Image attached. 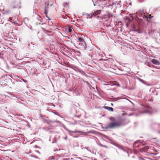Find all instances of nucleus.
I'll return each instance as SVG.
<instances>
[{
	"label": "nucleus",
	"mask_w": 160,
	"mask_h": 160,
	"mask_svg": "<svg viewBox=\"0 0 160 160\" xmlns=\"http://www.w3.org/2000/svg\"><path fill=\"white\" fill-rule=\"evenodd\" d=\"M139 159L140 160H145V159H144L142 157H140V158H139Z\"/></svg>",
	"instance_id": "obj_12"
},
{
	"label": "nucleus",
	"mask_w": 160,
	"mask_h": 160,
	"mask_svg": "<svg viewBox=\"0 0 160 160\" xmlns=\"http://www.w3.org/2000/svg\"><path fill=\"white\" fill-rule=\"evenodd\" d=\"M109 119L112 122L107 125L106 127L107 129H113L120 127L122 125L121 122L116 121L114 118L111 117L109 118Z\"/></svg>",
	"instance_id": "obj_1"
},
{
	"label": "nucleus",
	"mask_w": 160,
	"mask_h": 160,
	"mask_svg": "<svg viewBox=\"0 0 160 160\" xmlns=\"http://www.w3.org/2000/svg\"><path fill=\"white\" fill-rule=\"evenodd\" d=\"M64 139L65 140L67 139V136H66L64 138Z\"/></svg>",
	"instance_id": "obj_14"
},
{
	"label": "nucleus",
	"mask_w": 160,
	"mask_h": 160,
	"mask_svg": "<svg viewBox=\"0 0 160 160\" xmlns=\"http://www.w3.org/2000/svg\"><path fill=\"white\" fill-rule=\"evenodd\" d=\"M78 39L79 40V41L81 42H82L84 41L83 39L81 37L79 38H78Z\"/></svg>",
	"instance_id": "obj_8"
},
{
	"label": "nucleus",
	"mask_w": 160,
	"mask_h": 160,
	"mask_svg": "<svg viewBox=\"0 0 160 160\" xmlns=\"http://www.w3.org/2000/svg\"><path fill=\"white\" fill-rule=\"evenodd\" d=\"M147 149H148L149 148L148 147V146H147L145 147Z\"/></svg>",
	"instance_id": "obj_16"
},
{
	"label": "nucleus",
	"mask_w": 160,
	"mask_h": 160,
	"mask_svg": "<svg viewBox=\"0 0 160 160\" xmlns=\"http://www.w3.org/2000/svg\"><path fill=\"white\" fill-rule=\"evenodd\" d=\"M82 44L84 46V50H85L87 48V45L86 43L84 41L83 42H82Z\"/></svg>",
	"instance_id": "obj_6"
},
{
	"label": "nucleus",
	"mask_w": 160,
	"mask_h": 160,
	"mask_svg": "<svg viewBox=\"0 0 160 160\" xmlns=\"http://www.w3.org/2000/svg\"><path fill=\"white\" fill-rule=\"evenodd\" d=\"M104 108L112 112L113 111V109L112 107H110L108 106H105Z\"/></svg>",
	"instance_id": "obj_5"
},
{
	"label": "nucleus",
	"mask_w": 160,
	"mask_h": 160,
	"mask_svg": "<svg viewBox=\"0 0 160 160\" xmlns=\"http://www.w3.org/2000/svg\"><path fill=\"white\" fill-rule=\"evenodd\" d=\"M146 17L147 19L149 18L151 19V18L153 17V16H152L151 14H149Z\"/></svg>",
	"instance_id": "obj_9"
},
{
	"label": "nucleus",
	"mask_w": 160,
	"mask_h": 160,
	"mask_svg": "<svg viewBox=\"0 0 160 160\" xmlns=\"http://www.w3.org/2000/svg\"><path fill=\"white\" fill-rule=\"evenodd\" d=\"M87 16L88 17V18H92V16H93L92 13H91L90 14H88L87 15Z\"/></svg>",
	"instance_id": "obj_7"
},
{
	"label": "nucleus",
	"mask_w": 160,
	"mask_h": 160,
	"mask_svg": "<svg viewBox=\"0 0 160 160\" xmlns=\"http://www.w3.org/2000/svg\"><path fill=\"white\" fill-rule=\"evenodd\" d=\"M100 0V1L101 2H102V1H106V0Z\"/></svg>",
	"instance_id": "obj_17"
},
{
	"label": "nucleus",
	"mask_w": 160,
	"mask_h": 160,
	"mask_svg": "<svg viewBox=\"0 0 160 160\" xmlns=\"http://www.w3.org/2000/svg\"><path fill=\"white\" fill-rule=\"evenodd\" d=\"M151 62L152 63H153L154 64L159 65L160 64L158 61L155 59H153L152 60Z\"/></svg>",
	"instance_id": "obj_4"
},
{
	"label": "nucleus",
	"mask_w": 160,
	"mask_h": 160,
	"mask_svg": "<svg viewBox=\"0 0 160 160\" xmlns=\"http://www.w3.org/2000/svg\"><path fill=\"white\" fill-rule=\"evenodd\" d=\"M148 112V111H145L144 112H143V113L147 112Z\"/></svg>",
	"instance_id": "obj_19"
},
{
	"label": "nucleus",
	"mask_w": 160,
	"mask_h": 160,
	"mask_svg": "<svg viewBox=\"0 0 160 160\" xmlns=\"http://www.w3.org/2000/svg\"><path fill=\"white\" fill-rule=\"evenodd\" d=\"M86 82V83H87L88 85V86H89V87H90V86H91V85H90L89 83L88 82Z\"/></svg>",
	"instance_id": "obj_13"
},
{
	"label": "nucleus",
	"mask_w": 160,
	"mask_h": 160,
	"mask_svg": "<svg viewBox=\"0 0 160 160\" xmlns=\"http://www.w3.org/2000/svg\"><path fill=\"white\" fill-rule=\"evenodd\" d=\"M52 6L51 7L50 6V5H49V6H48V7H49V8H48V10H51V9Z\"/></svg>",
	"instance_id": "obj_11"
},
{
	"label": "nucleus",
	"mask_w": 160,
	"mask_h": 160,
	"mask_svg": "<svg viewBox=\"0 0 160 160\" xmlns=\"http://www.w3.org/2000/svg\"><path fill=\"white\" fill-rule=\"evenodd\" d=\"M100 13L101 10H97L96 11L94 12H92L93 16L94 17H95L97 15L100 14Z\"/></svg>",
	"instance_id": "obj_3"
},
{
	"label": "nucleus",
	"mask_w": 160,
	"mask_h": 160,
	"mask_svg": "<svg viewBox=\"0 0 160 160\" xmlns=\"http://www.w3.org/2000/svg\"><path fill=\"white\" fill-rule=\"evenodd\" d=\"M69 132H72V133H76V132H77V131H74V132L69 131Z\"/></svg>",
	"instance_id": "obj_15"
},
{
	"label": "nucleus",
	"mask_w": 160,
	"mask_h": 160,
	"mask_svg": "<svg viewBox=\"0 0 160 160\" xmlns=\"http://www.w3.org/2000/svg\"><path fill=\"white\" fill-rule=\"evenodd\" d=\"M9 20H12V19L11 18H9V19L8 20V21H9Z\"/></svg>",
	"instance_id": "obj_18"
},
{
	"label": "nucleus",
	"mask_w": 160,
	"mask_h": 160,
	"mask_svg": "<svg viewBox=\"0 0 160 160\" xmlns=\"http://www.w3.org/2000/svg\"><path fill=\"white\" fill-rule=\"evenodd\" d=\"M68 32H71L72 31V29L70 28H68Z\"/></svg>",
	"instance_id": "obj_10"
},
{
	"label": "nucleus",
	"mask_w": 160,
	"mask_h": 160,
	"mask_svg": "<svg viewBox=\"0 0 160 160\" xmlns=\"http://www.w3.org/2000/svg\"><path fill=\"white\" fill-rule=\"evenodd\" d=\"M53 1L52 0H47L45 2V6L44 10V13L47 15L48 14V10L49 7L48 6L50 5V6L51 7L53 4Z\"/></svg>",
	"instance_id": "obj_2"
}]
</instances>
